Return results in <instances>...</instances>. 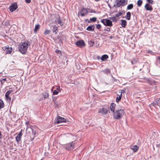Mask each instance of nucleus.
I'll return each mask as SVG.
<instances>
[{"label": "nucleus", "mask_w": 160, "mask_h": 160, "mask_svg": "<svg viewBox=\"0 0 160 160\" xmlns=\"http://www.w3.org/2000/svg\"><path fill=\"white\" fill-rule=\"evenodd\" d=\"M1 136H2V134H1V132L0 131V142H1V138H2Z\"/></svg>", "instance_id": "obj_42"}, {"label": "nucleus", "mask_w": 160, "mask_h": 160, "mask_svg": "<svg viewBox=\"0 0 160 160\" xmlns=\"http://www.w3.org/2000/svg\"><path fill=\"white\" fill-rule=\"evenodd\" d=\"M87 14L86 8H82L78 12V15L82 17H84L87 15Z\"/></svg>", "instance_id": "obj_5"}, {"label": "nucleus", "mask_w": 160, "mask_h": 160, "mask_svg": "<svg viewBox=\"0 0 160 160\" xmlns=\"http://www.w3.org/2000/svg\"><path fill=\"white\" fill-rule=\"evenodd\" d=\"M127 3V2L126 0H116V6L118 7H119L122 5H125Z\"/></svg>", "instance_id": "obj_4"}, {"label": "nucleus", "mask_w": 160, "mask_h": 160, "mask_svg": "<svg viewBox=\"0 0 160 160\" xmlns=\"http://www.w3.org/2000/svg\"><path fill=\"white\" fill-rule=\"evenodd\" d=\"M50 32V31L48 30H46L44 32V34L45 35L49 34Z\"/></svg>", "instance_id": "obj_33"}, {"label": "nucleus", "mask_w": 160, "mask_h": 160, "mask_svg": "<svg viewBox=\"0 0 160 160\" xmlns=\"http://www.w3.org/2000/svg\"><path fill=\"white\" fill-rule=\"evenodd\" d=\"M49 94L47 92H45L43 95L44 99H45L48 97Z\"/></svg>", "instance_id": "obj_29"}, {"label": "nucleus", "mask_w": 160, "mask_h": 160, "mask_svg": "<svg viewBox=\"0 0 160 160\" xmlns=\"http://www.w3.org/2000/svg\"><path fill=\"white\" fill-rule=\"evenodd\" d=\"M86 9H87V13L88 12H89V13H96V11L94 10L91 9L89 8H86Z\"/></svg>", "instance_id": "obj_20"}, {"label": "nucleus", "mask_w": 160, "mask_h": 160, "mask_svg": "<svg viewBox=\"0 0 160 160\" xmlns=\"http://www.w3.org/2000/svg\"><path fill=\"white\" fill-rule=\"evenodd\" d=\"M104 30L106 31L110 32V28H108L107 29H105Z\"/></svg>", "instance_id": "obj_38"}, {"label": "nucleus", "mask_w": 160, "mask_h": 160, "mask_svg": "<svg viewBox=\"0 0 160 160\" xmlns=\"http://www.w3.org/2000/svg\"><path fill=\"white\" fill-rule=\"evenodd\" d=\"M131 149H132L134 152H136L138 151L139 149V148L136 145L133 146Z\"/></svg>", "instance_id": "obj_18"}, {"label": "nucleus", "mask_w": 160, "mask_h": 160, "mask_svg": "<svg viewBox=\"0 0 160 160\" xmlns=\"http://www.w3.org/2000/svg\"><path fill=\"white\" fill-rule=\"evenodd\" d=\"M60 123V118L59 116H58L57 119L55 122V123L58 124Z\"/></svg>", "instance_id": "obj_30"}, {"label": "nucleus", "mask_w": 160, "mask_h": 160, "mask_svg": "<svg viewBox=\"0 0 160 160\" xmlns=\"http://www.w3.org/2000/svg\"><path fill=\"white\" fill-rule=\"evenodd\" d=\"M26 2L29 3L31 2V0H25Z\"/></svg>", "instance_id": "obj_41"}, {"label": "nucleus", "mask_w": 160, "mask_h": 160, "mask_svg": "<svg viewBox=\"0 0 160 160\" xmlns=\"http://www.w3.org/2000/svg\"><path fill=\"white\" fill-rule=\"evenodd\" d=\"M133 4H129L127 7V9L128 10H130L132 9L133 8Z\"/></svg>", "instance_id": "obj_24"}, {"label": "nucleus", "mask_w": 160, "mask_h": 160, "mask_svg": "<svg viewBox=\"0 0 160 160\" xmlns=\"http://www.w3.org/2000/svg\"><path fill=\"white\" fill-rule=\"evenodd\" d=\"M122 15V13L121 12H119L116 14V16L118 17Z\"/></svg>", "instance_id": "obj_35"}, {"label": "nucleus", "mask_w": 160, "mask_h": 160, "mask_svg": "<svg viewBox=\"0 0 160 160\" xmlns=\"http://www.w3.org/2000/svg\"><path fill=\"white\" fill-rule=\"evenodd\" d=\"M121 25L122 26L123 28H125L127 25V22L125 20H121Z\"/></svg>", "instance_id": "obj_17"}, {"label": "nucleus", "mask_w": 160, "mask_h": 160, "mask_svg": "<svg viewBox=\"0 0 160 160\" xmlns=\"http://www.w3.org/2000/svg\"><path fill=\"white\" fill-rule=\"evenodd\" d=\"M75 141L68 143L66 146V148L68 150H70L74 148Z\"/></svg>", "instance_id": "obj_6"}, {"label": "nucleus", "mask_w": 160, "mask_h": 160, "mask_svg": "<svg viewBox=\"0 0 160 160\" xmlns=\"http://www.w3.org/2000/svg\"><path fill=\"white\" fill-rule=\"evenodd\" d=\"M108 110L107 109L102 108L99 109L98 112L102 114H106L108 113Z\"/></svg>", "instance_id": "obj_8"}, {"label": "nucleus", "mask_w": 160, "mask_h": 160, "mask_svg": "<svg viewBox=\"0 0 160 160\" xmlns=\"http://www.w3.org/2000/svg\"><path fill=\"white\" fill-rule=\"evenodd\" d=\"M122 97V90H119V94H117V97H116V102L118 103L119 101H120Z\"/></svg>", "instance_id": "obj_10"}, {"label": "nucleus", "mask_w": 160, "mask_h": 160, "mask_svg": "<svg viewBox=\"0 0 160 160\" xmlns=\"http://www.w3.org/2000/svg\"><path fill=\"white\" fill-rule=\"evenodd\" d=\"M142 3V0H138L137 2V5L138 7H140Z\"/></svg>", "instance_id": "obj_26"}, {"label": "nucleus", "mask_w": 160, "mask_h": 160, "mask_svg": "<svg viewBox=\"0 0 160 160\" xmlns=\"http://www.w3.org/2000/svg\"><path fill=\"white\" fill-rule=\"evenodd\" d=\"M76 45L80 47H82L85 45V44L83 40L78 41L76 42Z\"/></svg>", "instance_id": "obj_9"}, {"label": "nucleus", "mask_w": 160, "mask_h": 160, "mask_svg": "<svg viewBox=\"0 0 160 160\" xmlns=\"http://www.w3.org/2000/svg\"><path fill=\"white\" fill-rule=\"evenodd\" d=\"M67 122L66 119L64 118L61 117V123L62 122Z\"/></svg>", "instance_id": "obj_31"}, {"label": "nucleus", "mask_w": 160, "mask_h": 160, "mask_svg": "<svg viewBox=\"0 0 160 160\" xmlns=\"http://www.w3.org/2000/svg\"><path fill=\"white\" fill-rule=\"evenodd\" d=\"M152 104L154 106L155 105L159 106L160 105V98H157L152 103Z\"/></svg>", "instance_id": "obj_12"}, {"label": "nucleus", "mask_w": 160, "mask_h": 160, "mask_svg": "<svg viewBox=\"0 0 160 160\" xmlns=\"http://www.w3.org/2000/svg\"><path fill=\"white\" fill-rule=\"evenodd\" d=\"M148 2L150 3H152L153 1L152 0H147Z\"/></svg>", "instance_id": "obj_39"}, {"label": "nucleus", "mask_w": 160, "mask_h": 160, "mask_svg": "<svg viewBox=\"0 0 160 160\" xmlns=\"http://www.w3.org/2000/svg\"><path fill=\"white\" fill-rule=\"evenodd\" d=\"M131 13L130 12H128L126 13V18L128 20H129L131 18Z\"/></svg>", "instance_id": "obj_22"}, {"label": "nucleus", "mask_w": 160, "mask_h": 160, "mask_svg": "<svg viewBox=\"0 0 160 160\" xmlns=\"http://www.w3.org/2000/svg\"><path fill=\"white\" fill-rule=\"evenodd\" d=\"M57 89L58 90V91H57L56 90H54L53 92V94H54L57 95L58 93V92L60 91V90L59 89V87L58 86L57 87Z\"/></svg>", "instance_id": "obj_27"}, {"label": "nucleus", "mask_w": 160, "mask_h": 160, "mask_svg": "<svg viewBox=\"0 0 160 160\" xmlns=\"http://www.w3.org/2000/svg\"><path fill=\"white\" fill-rule=\"evenodd\" d=\"M89 45L90 47H92L94 45V43L93 41H91L89 42Z\"/></svg>", "instance_id": "obj_34"}, {"label": "nucleus", "mask_w": 160, "mask_h": 160, "mask_svg": "<svg viewBox=\"0 0 160 160\" xmlns=\"http://www.w3.org/2000/svg\"><path fill=\"white\" fill-rule=\"evenodd\" d=\"M30 45L29 42L28 41L22 42L19 45V50L22 53L25 54L27 52L28 48Z\"/></svg>", "instance_id": "obj_1"}, {"label": "nucleus", "mask_w": 160, "mask_h": 160, "mask_svg": "<svg viewBox=\"0 0 160 160\" xmlns=\"http://www.w3.org/2000/svg\"><path fill=\"white\" fill-rule=\"evenodd\" d=\"M5 97L6 98V99L7 100L10 101L11 100V98L10 97H9V96H5Z\"/></svg>", "instance_id": "obj_36"}, {"label": "nucleus", "mask_w": 160, "mask_h": 160, "mask_svg": "<svg viewBox=\"0 0 160 160\" xmlns=\"http://www.w3.org/2000/svg\"><path fill=\"white\" fill-rule=\"evenodd\" d=\"M22 129H21L20 132L19 133L18 135L16 137V140L18 142H19L21 140V137L22 135Z\"/></svg>", "instance_id": "obj_13"}, {"label": "nucleus", "mask_w": 160, "mask_h": 160, "mask_svg": "<svg viewBox=\"0 0 160 160\" xmlns=\"http://www.w3.org/2000/svg\"><path fill=\"white\" fill-rule=\"evenodd\" d=\"M97 18H96L93 17L92 18H90V21H88V22L89 23L91 22H95L97 21Z\"/></svg>", "instance_id": "obj_21"}, {"label": "nucleus", "mask_w": 160, "mask_h": 160, "mask_svg": "<svg viewBox=\"0 0 160 160\" xmlns=\"http://www.w3.org/2000/svg\"><path fill=\"white\" fill-rule=\"evenodd\" d=\"M109 38L110 39H112V38H113V37L112 36H111L109 37Z\"/></svg>", "instance_id": "obj_44"}, {"label": "nucleus", "mask_w": 160, "mask_h": 160, "mask_svg": "<svg viewBox=\"0 0 160 160\" xmlns=\"http://www.w3.org/2000/svg\"><path fill=\"white\" fill-rule=\"evenodd\" d=\"M108 58V55L105 54L104 55H103L101 58V60L102 61H105Z\"/></svg>", "instance_id": "obj_19"}, {"label": "nucleus", "mask_w": 160, "mask_h": 160, "mask_svg": "<svg viewBox=\"0 0 160 160\" xmlns=\"http://www.w3.org/2000/svg\"><path fill=\"white\" fill-rule=\"evenodd\" d=\"M3 49L6 54L10 53L12 50V48H9L8 46L3 48Z\"/></svg>", "instance_id": "obj_7"}, {"label": "nucleus", "mask_w": 160, "mask_h": 160, "mask_svg": "<svg viewBox=\"0 0 160 160\" xmlns=\"http://www.w3.org/2000/svg\"><path fill=\"white\" fill-rule=\"evenodd\" d=\"M40 25L39 24H37L35 26L34 29V32H36L37 30L39 28Z\"/></svg>", "instance_id": "obj_23"}, {"label": "nucleus", "mask_w": 160, "mask_h": 160, "mask_svg": "<svg viewBox=\"0 0 160 160\" xmlns=\"http://www.w3.org/2000/svg\"><path fill=\"white\" fill-rule=\"evenodd\" d=\"M94 25H90L87 28L86 30L88 31H93L94 30Z\"/></svg>", "instance_id": "obj_16"}, {"label": "nucleus", "mask_w": 160, "mask_h": 160, "mask_svg": "<svg viewBox=\"0 0 160 160\" xmlns=\"http://www.w3.org/2000/svg\"><path fill=\"white\" fill-rule=\"evenodd\" d=\"M101 22L103 24L107 26H112V22L111 20L107 19H101Z\"/></svg>", "instance_id": "obj_3"}, {"label": "nucleus", "mask_w": 160, "mask_h": 160, "mask_svg": "<svg viewBox=\"0 0 160 160\" xmlns=\"http://www.w3.org/2000/svg\"><path fill=\"white\" fill-rule=\"evenodd\" d=\"M146 9L148 11H152L153 9L152 6L149 3L146 4L145 6Z\"/></svg>", "instance_id": "obj_15"}, {"label": "nucleus", "mask_w": 160, "mask_h": 160, "mask_svg": "<svg viewBox=\"0 0 160 160\" xmlns=\"http://www.w3.org/2000/svg\"><path fill=\"white\" fill-rule=\"evenodd\" d=\"M12 90H9L8 91L6 92V94H5V96H9V94L12 92Z\"/></svg>", "instance_id": "obj_32"}, {"label": "nucleus", "mask_w": 160, "mask_h": 160, "mask_svg": "<svg viewBox=\"0 0 160 160\" xmlns=\"http://www.w3.org/2000/svg\"><path fill=\"white\" fill-rule=\"evenodd\" d=\"M157 59L160 61V57H158L157 58Z\"/></svg>", "instance_id": "obj_46"}, {"label": "nucleus", "mask_w": 160, "mask_h": 160, "mask_svg": "<svg viewBox=\"0 0 160 160\" xmlns=\"http://www.w3.org/2000/svg\"><path fill=\"white\" fill-rule=\"evenodd\" d=\"M102 72L107 74L111 72L110 70L109 69H106L102 71Z\"/></svg>", "instance_id": "obj_25"}, {"label": "nucleus", "mask_w": 160, "mask_h": 160, "mask_svg": "<svg viewBox=\"0 0 160 160\" xmlns=\"http://www.w3.org/2000/svg\"><path fill=\"white\" fill-rule=\"evenodd\" d=\"M59 50H56V51H55V52L57 53H59Z\"/></svg>", "instance_id": "obj_45"}, {"label": "nucleus", "mask_w": 160, "mask_h": 160, "mask_svg": "<svg viewBox=\"0 0 160 160\" xmlns=\"http://www.w3.org/2000/svg\"><path fill=\"white\" fill-rule=\"evenodd\" d=\"M4 106V104L3 101L0 100V109L3 108Z\"/></svg>", "instance_id": "obj_28"}, {"label": "nucleus", "mask_w": 160, "mask_h": 160, "mask_svg": "<svg viewBox=\"0 0 160 160\" xmlns=\"http://www.w3.org/2000/svg\"><path fill=\"white\" fill-rule=\"evenodd\" d=\"M96 28H97L98 29H100L101 28V25L100 24H98L97 25Z\"/></svg>", "instance_id": "obj_37"}, {"label": "nucleus", "mask_w": 160, "mask_h": 160, "mask_svg": "<svg viewBox=\"0 0 160 160\" xmlns=\"http://www.w3.org/2000/svg\"><path fill=\"white\" fill-rule=\"evenodd\" d=\"M116 104L114 103H111L110 107V109L111 112L114 113L115 110Z\"/></svg>", "instance_id": "obj_14"}, {"label": "nucleus", "mask_w": 160, "mask_h": 160, "mask_svg": "<svg viewBox=\"0 0 160 160\" xmlns=\"http://www.w3.org/2000/svg\"><path fill=\"white\" fill-rule=\"evenodd\" d=\"M17 8V6L16 3L12 4V5L9 7V10L11 12H13Z\"/></svg>", "instance_id": "obj_11"}, {"label": "nucleus", "mask_w": 160, "mask_h": 160, "mask_svg": "<svg viewBox=\"0 0 160 160\" xmlns=\"http://www.w3.org/2000/svg\"><path fill=\"white\" fill-rule=\"evenodd\" d=\"M6 78L3 79L2 81V83L3 82H5L6 81Z\"/></svg>", "instance_id": "obj_43"}, {"label": "nucleus", "mask_w": 160, "mask_h": 160, "mask_svg": "<svg viewBox=\"0 0 160 160\" xmlns=\"http://www.w3.org/2000/svg\"><path fill=\"white\" fill-rule=\"evenodd\" d=\"M88 21L89 20H88V19H86L85 20V21L86 22H87V21L88 22Z\"/></svg>", "instance_id": "obj_47"}, {"label": "nucleus", "mask_w": 160, "mask_h": 160, "mask_svg": "<svg viewBox=\"0 0 160 160\" xmlns=\"http://www.w3.org/2000/svg\"><path fill=\"white\" fill-rule=\"evenodd\" d=\"M58 28L57 27H54L53 28V30L54 31H56L57 30Z\"/></svg>", "instance_id": "obj_40"}, {"label": "nucleus", "mask_w": 160, "mask_h": 160, "mask_svg": "<svg viewBox=\"0 0 160 160\" xmlns=\"http://www.w3.org/2000/svg\"><path fill=\"white\" fill-rule=\"evenodd\" d=\"M125 113L123 109H120L116 110L113 113V117L114 119L119 120L121 118Z\"/></svg>", "instance_id": "obj_2"}]
</instances>
